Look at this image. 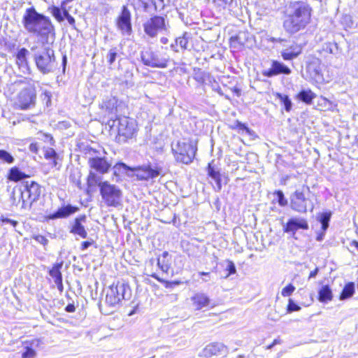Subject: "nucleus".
I'll return each mask as SVG.
<instances>
[{"label":"nucleus","mask_w":358,"mask_h":358,"mask_svg":"<svg viewBox=\"0 0 358 358\" xmlns=\"http://www.w3.org/2000/svg\"><path fill=\"white\" fill-rule=\"evenodd\" d=\"M22 22L27 31L40 37L46 43L50 38L54 40L55 27L50 19L38 13L34 7L26 9Z\"/></svg>","instance_id":"1"},{"label":"nucleus","mask_w":358,"mask_h":358,"mask_svg":"<svg viewBox=\"0 0 358 358\" xmlns=\"http://www.w3.org/2000/svg\"><path fill=\"white\" fill-rule=\"evenodd\" d=\"M312 8L305 1H295L289 7L283 21V28L289 34L303 30L310 22Z\"/></svg>","instance_id":"2"},{"label":"nucleus","mask_w":358,"mask_h":358,"mask_svg":"<svg viewBox=\"0 0 358 358\" xmlns=\"http://www.w3.org/2000/svg\"><path fill=\"white\" fill-rule=\"evenodd\" d=\"M113 174L126 175L128 177H136L138 180L148 181L160 175H163V168L158 163H148L141 166L131 167L123 162H117L113 166Z\"/></svg>","instance_id":"3"},{"label":"nucleus","mask_w":358,"mask_h":358,"mask_svg":"<svg viewBox=\"0 0 358 358\" xmlns=\"http://www.w3.org/2000/svg\"><path fill=\"white\" fill-rule=\"evenodd\" d=\"M30 52L38 71L47 75L53 73L57 69L55 50L43 41L41 44L31 47Z\"/></svg>","instance_id":"4"},{"label":"nucleus","mask_w":358,"mask_h":358,"mask_svg":"<svg viewBox=\"0 0 358 358\" xmlns=\"http://www.w3.org/2000/svg\"><path fill=\"white\" fill-rule=\"evenodd\" d=\"M310 188L308 186H303L301 189H296L290 196V208L298 213H305L308 208L313 212L314 209L313 202L306 194H308Z\"/></svg>","instance_id":"5"},{"label":"nucleus","mask_w":358,"mask_h":358,"mask_svg":"<svg viewBox=\"0 0 358 358\" xmlns=\"http://www.w3.org/2000/svg\"><path fill=\"white\" fill-rule=\"evenodd\" d=\"M196 146L192 141H178L176 145L172 144V152L178 162L188 164L194 159Z\"/></svg>","instance_id":"6"},{"label":"nucleus","mask_w":358,"mask_h":358,"mask_svg":"<svg viewBox=\"0 0 358 358\" xmlns=\"http://www.w3.org/2000/svg\"><path fill=\"white\" fill-rule=\"evenodd\" d=\"M131 296V291L128 284L117 282L110 286L106 294V302L111 306L118 304L122 300H128Z\"/></svg>","instance_id":"7"},{"label":"nucleus","mask_w":358,"mask_h":358,"mask_svg":"<svg viewBox=\"0 0 358 358\" xmlns=\"http://www.w3.org/2000/svg\"><path fill=\"white\" fill-rule=\"evenodd\" d=\"M22 187L23 189H20V197L22 201V207L31 208L32 203L39 199L41 194V187L34 181H26Z\"/></svg>","instance_id":"8"},{"label":"nucleus","mask_w":358,"mask_h":358,"mask_svg":"<svg viewBox=\"0 0 358 358\" xmlns=\"http://www.w3.org/2000/svg\"><path fill=\"white\" fill-rule=\"evenodd\" d=\"M100 194L108 206L117 207L120 203L121 189L108 181H103L100 189Z\"/></svg>","instance_id":"9"},{"label":"nucleus","mask_w":358,"mask_h":358,"mask_svg":"<svg viewBox=\"0 0 358 358\" xmlns=\"http://www.w3.org/2000/svg\"><path fill=\"white\" fill-rule=\"evenodd\" d=\"M145 33L150 38H155L158 33L166 32L169 24L164 17L155 15L149 18L143 24Z\"/></svg>","instance_id":"10"},{"label":"nucleus","mask_w":358,"mask_h":358,"mask_svg":"<svg viewBox=\"0 0 358 358\" xmlns=\"http://www.w3.org/2000/svg\"><path fill=\"white\" fill-rule=\"evenodd\" d=\"M115 121L118 122V140L120 142L125 143L135 136L136 124L134 120L123 117L113 120L112 126H114Z\"/></svg>","instance_id":"11"},{"label":"nucleus","mask_w":358,"mask_h":358,"mask_svg":"<svg viewBox=\"0 0 358 358\" xmlns=\"http://www.w3.org/2000/svg\"><path fill=\"white\" fill-rule=\"evenodd\" d=\"M36 92L35 87L29 86L23 88L18 94L16 105L22 110H28L35 106Z\"/></svg>","instance_id":"12"},{"label":"nucleus","mask_w":358,"mask_h":358,"mask_svg":"<svg viewBox=\"0 0 358 358\" xmlns=\"http://www.w3.org/2000/svg\"><path fill=\"white\" fill-rule=\"evenodd\" d=\"M141 59L145 66L152 68H166L167 66V59L160 57L157 52L151 48H148L141 51Z\"/></svg>","instance_id":"13"},{"label":"nucleus","mask_w":358,"mask_h":358,"mask_svg":"<svg viewBox=\"0 0 358 358\" xmlns=\"http://www.w3.org/2000/svg\"><path fill=\"white\" fill-rule=\"evenodd\" d=\"M308 228L309 225L307 220L301 217H291L287 220V223L283 225L284 232L291 234L292 237L295 236L298 230H308Z\"/></svg>","instance_id":"14"},{"label":"nucleus","mask_w":358,"mask_h":358,"mask_svg":"<svg viewBox=\"0 0 358 358\" xmlns=\"http://www.w3.org/2000/svg\"><path fill=\"white\" fill-rule=\"evenodd\" d=\"M322 70L321 61L317 58L311 59L306 65V73L309 78L317 83H322L324 81Z\"/></svg>","instance_id":"15"},{"label":"nucleus","mask_w":358,"mask_h":358,"mask_svg":"<svg viewBox=\"0 0 358 358\" xmlns=\"http://www.w3.org/2000/svg\"><path fill=\"white\" fill-rule=\"evenodd\" d=\"M228 348L221 343H212L206 345L200 352V356L210 358L212 356H226L228 354Z\"/></svg>","instance_id":"16"},{"label":"nucleus","mask_w":358,"mask_h":358,"mask_svg":"<svg viewBox=\"0 0 358 358\" xmlns=\"http://www.w3.org/2000/svg\"><path fill=\"white\" fill-rule=\"evenodd\" d=\"M117 26L124 34L130 35L132 31L131 13L126 6L122 7L121 13L117 20Z\"/></svg>","instance_id":"17"},{"label":"nucleus","mask_w":358,"mask_h":358,"mask_svg":"<svg viewBox=\"0 0 358 358\" xmlns=\"http://www.w3.org/2000/svg\"><path fill=\"white\" fill-rule=\"evenodd\" d=\"M88 165L91 170L99 175L107 173L111 167V164L108 162L107 159L101 157L89 158Z\"/></svg>","instance_id":"18"},{"label":"nucleus","mask_w":358,"mask_h":358,"mask_svg":"<svg viewBox=\"0 0 358 358\" xmlns=\"http://www.w3.org/2000/svg\"><path fill=\"white\" fill-rule=\"evenodd\" d=\"M292 70L284 63L278 60H272L271 67L262 71V75L271 78L280 74L289 75Z\"/></svg>","instance_id":"19"},{"label":"nucleus","mask_w":358,"mask_h":358,"mask_svg":"<svg viewBox=\"0 0 358 358\" xmlns=\"http://www.w3.org/2000/svg\"><path fill=\"white\" fill-rule=\"evenodd\" d=\"M78 210V207L73 206L71 204L64 205L59 208L55 212L45 216V220L46 221H48L50 220L66 218L75 213Z\"/></svg>","instance_id":"20"},{"label":"nucleus","mask_w":358,"mask_h":358,"mask_svg":"<svg viewBox=\"0 0 358 358\" xmlns=\"http://www.w3.org/2000/svg\"><path fill=\"white\" fill-rule=\"evenodd\" d=\"M103 182V181H102V177L99 174L94 172V171L90 170L87 178V194L91 195L92 193L94 192L95 187L96 186L99 187L100 190Z\"/></svg>","instance_id":"21"},{"label":"nucleus","mask_w":358,"mask_h":358,"mask_svg":"<svg viewBox=\"0 0 358 358\" xmlns=\"http://www.w3.org/2000/svg\"><path fill=\"white\" fill-rule=\"evenodd\" d=\"M63 262L56 263L49 271V275L54 279V282L60 292H62L64 288L62 284V275L60 271Z\"/></svg>","instance_id":"22"},{"label":"nucleus","mask_w":358,"mask_h":358,"mask_svg":"<svg viewBox=\"0 0 358 358\" xmlns=\"http://www.w3.org/2000/svg\"><path fill=\"white\" fill-rule=\"evenodd\" d=\"M302 52V47L298 44H293L281 51V56L284 60L289 61L296 58Z\"/></svg>","instance_id":"23"},{"label":"nucleus","mask_w":358,"mask_h":358,"mask_svg":"<svg viewBox=\"0 0 358 358\" xmlns=\"http://www.w3.org/2000/svg\"><path fill=\"white\" fill-rule=\"evenodd\" d=\"M250 34L246 31H240L230 38L231 45L234 48L243 46L248 41Z\"/></svg>","instance_id":"24"},{"label":"nucleus","mask_w":358,"mask_h":358,"mask_svg":"<svg viewBox=\"0 0 358 358\" xmlns=\"http://www.w3.org/2000/svg\"><path fill=\"white\" fill-rule=\"evenodd\" d=\"M208 174L216 183V187H215V191L220 192L222 189L221 174L220 171L216 169L215 166L212 165V163L208 164Z\"/></svg>","instance_id":"25"},{"label":"nucleus","mask_w":358,"mask_h":358,"mask_svg":"<svg viewBox=\"0 0 358 358\" xmlns=\"http://www.w3.org/2000/svg\"><path fill=\"white\" fill-rule=\"evenodd\" d=\"M171 257L169 252L165 251L157 259V266L164 272L168 273L171 266Z\"/></svg>","instance_id":"26"},{"label":"nucleus","mask_w":358,"mask_h":358,"mask_svg":"<svg viewBox=\"0 0 358 358\" xmlns=\"http://www.w3.org/2000/svg\"><path fill=\"white\" fill-rule=\"evenodd\" d=\"M315 97L316 94L310 89H303L296 95L299 101L308 105L311 104Z\"/></svg>","instance_id":"27"},{"label":"nucleus","mask_w":358,"mask_h":358,"mask_svg":"<svg viewBox=\"0 0 358 358\" xmlns=\"http://www.w3.org/2000/svg\"><path fill=\"white\" fill-rule=\"evenodd\" d=\"M28 177L29 176L21 171L18 167L14 166L9 169L7 178L10 181L18 182Z\"/></svg>","instance_id":"28"},{"label":"nucleus","mask_w":358,"mask_h":358,"mask_svg":"<svg viewBox=\"0 0 358 358\" xmlns=\"http://www.w3.org/2000/svg\"><path fill=\"white\" fill-rule=\"evenodd\" d=\"M194 304L197 310L201 309L203 307L208 306L210 303L209 298L204 294L198 293L192 297Z\"/></svg>","instance_id":"29"},{"label":"nucleus","mask_w":358,"mask_h":358,"mask_svg":"<svg viewBox=\"0 0 358 358\" xmlns=\"http://www.w3.org/2000/svg\"><path fill=\"white\" fill-rule=\"evenodd\" d=\"M117 99L115 97L107 98L102 103V108H105L112 115H115L117 111Z\"/></svg>","instance_id":"30"},{"label":"nucleus","mask_w":358,"mask_h":358,"mask_svg":"<svg viewBox=\"0 0 358 358\" xmlns=\"http://www.w3.org/2000/svg\"><path fill=\"white\" fill-rule=\"evenodd\" d=\"M29 52V50L25 48H22L18 50L16 55V62L20 67L28 69L27 56L28 55Z\"/></svg>","instance_id":"31"},{"label":"nucleus","mask_w":358,"mask_h":358,"mask_svg":"<svg viewBox=\"0 0 358 358\" xmlns=\"http://www.w3.org/2000/svg\"><path fill=\"white\" fill-rule=\"evenodd\" d=\"M333 297L332 291L329 285H323L318 292V299L321 302L331 301Z\"/></svg>","instance_id":"32"},{"label":"nucleus","mask_w":358,"mask_h":358,"mask_svg":"<svg viewBox=\"0 0 358 358\" xmlns=\"http://www.w3.org/2000/svg\"><path fill=\"white\" fill-rule=\"evenodd\" d=\"M69 232L75 235H78L82 238H86L87 236V232L85 228V226L83 224L78 222H73Z\"/></svg>","instance_id":"33"},{"label":"nucleus","mask_w":358,"mask_h":358,"mask_svg":"<svg viewBox=\"0 0 358 358\" xmlns=\"http://www.w3.org/2000/svg\"><path fill=\"white\" fill-rule=\"evenodd\" d=\"M355 283L354 282H348L347 283L341 294H340V299L341 300H345V299H348L349 298H350L355 293Z\"/></svg>","instance_id":"34"},{"label":"nucleus","mask_w":358,"mask_h":358,"mask_svg":"<svg viewBox=\"0 0 358 358\" xmlns=\"http://www.w3.org/2000/svg\"><path fill=\"white\" fill-rule=\"evenodd\" d=\"M331 217V212H324L320 213L318 215V220L321 223L322 229L324 231H326L329 226V222Z\"/></svg>","instance_id":"35"},{"label":"nucleus","mask_w":358,"mask_h":358,"mask_svg":"<svg viewBox=\"0 0 358 358\" xmlns=\"http://www.w3.org/2000/svg\"><path fill=\"white\" fill-rule=\"evenodd\" d=\"M277 98L280 101V103L283 104L284 108L287 112H289L292 108V102L289 97L286 94L277 93Z\"/></svg>","instance_id":"36"},{"label":"nucleus","mask_w":358,"mask_h":358,"mask_svg":"<svg viewBox=\"0 0 358 358\" xmlns=\"http://www.w3.org/2000/svg\"><path fill=\"white\" fill-rule=\"evenodd\" d=\"M0 162L7 164H12L15 162V158L7 150L0 149Z\"/></svg>","instance_id":"37"},{"label":"nucleus","mask_w":358,"mask_h":358,"mask_svg":"<svg viewBox=\"0 0 358 358\" xmlns=\"http://www.w3.org/2000/svg\"><path fill=\"white\" fill-rule=\"evenodd\" d=\"M189 38V34L187 32H185L182 36L178 37L176 39V45H179L182 49H187Z\"/></svg>","instance_id":"38"},{"label":"nucleus","mask_w":358,"mask_h":358,"mask_svg":"<svg viewBox=\"0 0 358 358\" xmlns=\"http://www.w3.org/2000/svg\"><path fill=\"white\" fill-rule=\"evenodd\" d=\"M26 344L36 352V350L43 348L45 343L41 338H34L29 342H27Z\"/></svg>","instance_id":"39"},{"label":"nucleus","mask_w":358,"mask_h":358,"mask_svg":"<svg viewBox=\"0 0 358 358\" xmlns=\"http://www.w3.org/2000/svg\"><path fill=\"white\" fill-rule=\"evenodd\" d=\"M155 11H161L168 5L171 0H151Z\"/></svg>","instance_id":"40"},{"label":"nucleus","mask_w":358,"mask_h":358,"mask_svg":"<svg viewBox=\"0 0 358 358\" xmlns=\"http://www.w3.org/2000/svg\"><path fill=\"white\" fill-rule=\"evenodd\" d=\"M52 16L59 22H63L62 10L59 7L52 6L49 8Z\"/></svg>","instance_id":"41"},{"label":"nucleus","mask_w":358,"mask_h":358,"mask_svg":"<svg viewBox=\"0 0 358 358\" xmlns=\"http://www.w3.org/2000/svg\"><path fill=\"white\" fill-rule=\"evenodd\" d=\"M36 356V352L25 344L24 347V351L22 352V358H35Z\"/></svg>","instance_id":"42"},{"label":"nucleus","mask_w":358,"mask_h":358,"mask_svg":"<svg viewBox=\"0 0 358 358\" xmlns=\"http://www.w3.org/2000/svg\"><path fill=\"white\" fill-rule=\"evenodd\" d=\"M274 195L276 196L277 201L279 206L283 207L287 205L288 201L287 199L285 197L284 193L282 190H276L274 192Z\"/></svg>","instance_id":"43"},{"label":"nucleus","mask_w":358,"mask_h":358,"mask_svg":"<svg viewBox=\"0 0 358 358\" xmlns=\"http://www.w3.org/2000/svg\"><path fill=\"white\" fill-rule=\"evenodd\" d=\"M117 56V48H113L110 49V50L107 55V57H106L107 61L110 65H111L114 63V62L116 60Z\"/></svg>","instance_id":"44"},{"label":"nucleus","mask_w":358,"mask_h":358,"mask_svg":"<svg viewBox=\"0 0 358 358\" xmlns=\"http://www.w3.org/2000/svg\"><path fill=\"white\" fill-rule=\"evenodd\" d=\"M213 1L220 7L222 8H227L229 9L233 7V0H213Z\"/></svg>","instance_id":"45"},{"label":"nucleus","mask_w":358,"mask_h":358,"mask_svg":"<svg viewBox=\"0 0 358 358\" xmlns=\"http://www.w3.org/2000/svg\"><path fill=\"white\" fill-rule=\"evenodd\" d=\"M44 157L46 159H55V157L59 158L58 154L53 148H51L45 150Z\"/></svg>","instance_id":"46"},{"label":"nucleus","mask_w":358,"mask_h":358,"mask_svg":"<svg viewBox=\"0 0 358 358\" xmlns=\"http://www.w3.org/2000/svg\"><path fill=\"white\" fill-rule=\"evenodd\" d=\"M227 264L226 271H228V274L227 275L226 278L231 274H234L236 272V266L233 262L227 260Z\"/></svg>","instance_id":"47"},{"label":"nucleus","mask_w":358,"mask_h":358,"mask_svg":"<svg viewBox=\"0 0 358 358\" xmlns=\"http://www.w3.org/2000/svg\"><path fill=\"white\" fill-rule=\"evenodd\" d=\"M294 290L295 287L292 284H289L282 289L281 294L283 296H289L294 292Z\"/></svg>","instance_id":"48"},{"label":"nucleus","mask_w":358,"mask_h":358,"mask_svg":"<svg viewBox=\"0 0 358 358\" xmlns=\"http://www.w3.org/2000/svg\"><path fill=\"white\" fill-rule=\"evenodd\" d=\"M300 306L295 303L292 299L289 300V303L287 306V311L288 312H294L300 310Z\"/></svg>","instance_id":"49"},{"label":"nucleus","mask_w":358,"mask_h":358,"mask_svg":"<svg viewBox=\"0 0 358 358\" xmlns=\"http://www.w3.org/2000/svg\"><path fill=\"white\" fill-rule=\"evenodd\" d=\"M236 127L238 129L245 131L248 135H252L253 131L249 129L245 124L237 122Z\"/></svg>","instance_id":"50"},{"label":"nucleus","mask_w":358,"mask_h":358,"mask_svg":"<svg viewBox=\"0 0 358 358\" xmlns=\"http://www.w3.org/2000/svg\"><path fill=\"white\" fill-rule=\"evenodd\" d=\"M34 240L38 243L45 246L48 243V240L43 235H36L34 237Z\"/></svg>","instance_id":"51"},{"label":"nucleus","mask_w":358,"mask_h":358,"mask_svg":"<svg viewBox=\"0 0 358 358\" xmlns=\"http://www.w3.org/2000/svg\"><path fill=\"white\" fill-rule=\"evenodd\" d=\"M327 51L331 54H335L336 51L338 50L336 43H329L327 45Z\"/></svg>","instance_id":"52"},{"label":"nucleus","mask_w":358,"mask_h":358,"mask_svg":"<svg viewBox=\"0 0 358 358\" xmlns=\"http://www.w3.org/2000/svg\"><path fill=\"white\" fill-rule=\"evenodd\" d=\"M66 20L68 21L69 24L72 27V28L75 30H78L76 25V20L71 15H69L66 17Z\"/></svg>","instance_id":"53"},{"label":"nucleus","mask_w":358,"mask_h":358,"mask_svg":"<svg viewBox=\"0 0 358 358\" xmlns=\"http://www.w3.org/2000/svg\"><path fill=\"white\" fill-rule=\"evenodd\" d=\"M2 222L3 224H10L12 226H13L14 227H15L18 224V222L17 221H15V220L9 219V218H3V219H2Z\"/></svg>","instance_id":"54"},{"label":"nucleus","mask_w":358,"mask_h":358,"mask_svg":"<svg viewBox=\"0 0 358 358\" xmlns=\"http://www.w3.org/2000/svg\"><path fill=\"white\" fill-rule=\"evenodd\" d=\"M86 220H87V217L85 215H79L78 217H76L73 220V222H76V223H85L86 222Z\"/></svg>","instance_id":"55"},{"label":"nucleus","mask_w":358,"mask_h":358,"mask_svg":"<svg viewBox=\"0 0 358 358\" xmlns=\"http://www.w3.org/2000/svg\"><path fill=\"white\" fill-rule=\"evenodd\" d=\"M44 141L50 143V145H53L55 143V141L53 137L50 134H43Z\"/></svg>","instance_id":"56"},{"label":"nucleus","mask_w":358,"mask_h":358,"mask_svg":"<svg viewBox=\"0 0 358 358\" xmlns=\"http://www.w3.org/2000/svg\"><path fill=\"white\" fill-rule=\"evenodd\" d=\"M93 241H83L81 243V245H80V249L82 250H87L90 246L92 245Z\"/></svg>","instance_id":"57"},{"label":"nucleus","mask_w":358,"mask_h":358,"mask_svg":"<svg viewBox=\"0 0 358 358\" xmlns=\"http://www.w3.org/2000/svg\"><path fill=\"white\" fill-rule=\"evenodd\" d=\"M199 275H201V276H205L204 278H203V280L204 282H207L208 280H210V273L208 272H199Z\"/></svg>","instance_id":"58"},{"label":"nucleus","mask_w":358,"mask_h":358,"mask_svg":"<svg viewBox=\"0 0 358 358\" xmlns=\"http://www.w3.org/2000/svg\"><path fill=\"white\" fill-rule=\"evenodd\" d=\"M75 306L72 303H69L68 304L66 308H65V310L66 312H69V313H72V312H74L75 311Z\"/></svg>","instance_id":"59"},{"label":"nucleus","mask_w":358,"mask_h":358,"mask_svg":"<svg viewBox=\"0 0 358 358\" xmlns=\"http://www.w3.org/2000/svg\"><path fill=\"white\" fill-rule=\"evenodd\" d=\"M29 150L31 152L34 153H37L38 152V145L36 143H31L29 145Z\"/></svg>","instance_id":"60"},{"label":"nucleus","mask_w":358,"mask_h":358,"mask_svg":"<svg viewBox=\"0 0 358 358\" xmlns=\"http://www.w3.org/2000/svg\"><path fill=\"white\" fill-rule=\"evenodd\" d=\"M62 71H63V73H65V70H66V64H67V57L66 55H64L62 57Z\"/></svg>","instance_id":"61"},{"label":"nucleus","mask_w":358,"mask_h":358,"mask_svg":"<svg viewBox=\"0 0 358 358\" xmlns=\"http://www.w3.org/2000/svg\"><path fill=\"white\" fill-rule=\"evenodd\" d=\"M269 41L271 42H273V43H282L283 41H285L286 40L284 39V38H275V37H271Z\"/></svg>","instance_id":"62"},{"label":"nucleus","mask_w":358,"mask_h":358,"mask_svg":"<svg viewBox=\"0 0 358 358\" xmlns=\"http://www.w3.org/2000/svg\"><path fill=\"white\" fill-rule=\"evenodd\" d=\"M318 272H319V268H315L313 271H312L310 273L308 278L310 279V278H315L317 275Z\"/></svg>","instance_id":"63"},{"label":"nucleus","mask_w":358,"mask_h":358,"mask_svg":"<svg viewBox=\"0 0 358 358\" xmlns=\"http://www.w3.org/2000/svg\"><path fill=\"white\" fill-rule=\"evenodd\" d=\"M142 5H143V10L145 12H148L149 11V8H150V5L149 3L145 0L143 3H142Z\"/></svg>","instance_id":"64"}]
</instances>
